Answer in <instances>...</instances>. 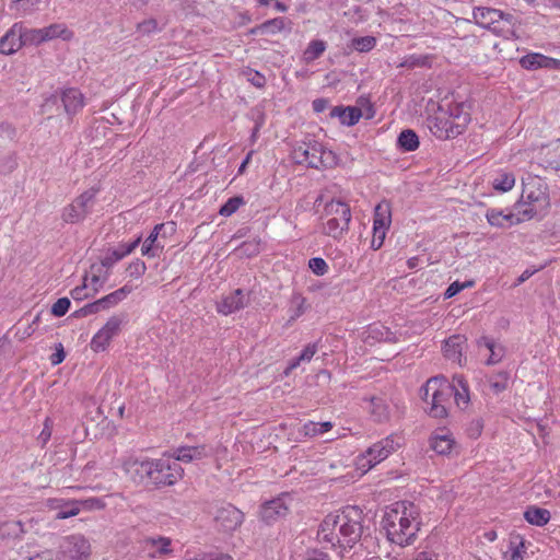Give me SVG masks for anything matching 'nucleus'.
<instances>
[{"mask_svg": "<svg viewBox=\"0 0 560 560\" xmlns=\"http://www.w3.org/2000/svg\"><path fill=\"white\" fill-rule=\"evenodd\" d=\"M332 428L334 423L331 421H307L301 427L300 433L306 438H315L317 435H322L326 432H329Z\"/></svg>", "mask_w": 560, "mask_h": 560, "instance_id": "58836bf2", "label": "nucleus"}, {"mask_svg": "<svg viewBox=\"0 0 560 560\" xmlns=\"http://www.w3.org/2000/svg\"><path fill=\"white\" fill-rule=\"evenodd\" d=\"M420 509L410 501H397L386 508L382 526L387 539L399 547L415 544L421 530Z\"/></svg>", "mask_w": 560, "mask_h": 560, "instance_id": "7ed1b4c3", "label": "nucleus"}, {"mask_svg": "<svg viewBox=\"0 0 560 560\" xmlns=\"http://www.w3.org/2000/svg\"><path fill=\"white\" fill-rule=\"evenodd\" d=\"M516 183V177L513 171L508 168H498L490 175L489 185L498 194H505L511 191Z\"/></svg>", "mask_w": 560, "mask_h": 560, "instance_id": "4be33fe9", "label": "nucleus"}, {"mask_svg": "<svg viewBox=\"0 0 560 560\" xmlns=\"http://www.w3.org/2000/svg\"><path fill=\"white\" fill-rule=\"evenodd\" d=\"M517 213H503L502 210L490 209L486 213L487 221L490 225L497 228L505 226V223L509 225L518 224L524 221L532 220L537 215V211L533 207H528L526 209H516Z\"/></svg>", "mask_w": 560, "mask_h": 560, "instance_id": "dca6fc26", "label": "nucleus"}, {"mask_svg": "<svg viewBox=\"0 0 560 560\" xmlns=\"http://www.w3.org/2000/svg\"><path fill=\"white\" fill-rule=\"evenodd\" d=\"M85 290V287H77L74 288L72 291H71V296L74 299V300H81L82 299V294H83V291Z\"/></svg>", "mask_w": 560, "mask_h": 560, "instance_id": "774afa93", "label": "nucleus"}, {"mask_svg": "<svg viewBox=\"0 0 560 560\" xmlns=\"http://www.w3.org/2000/svg\"><path fill=\"white\" fill-rule=\"evenodd\" d=\"M485 346L490 351V355L487 359V364H495L501 361L502 359V349L497 350V347L493 341L485 338Z\"/></svg>", "mask_w": 560, "mask_h": 560, "instance_id": "603ef678", "label": "nucleus"}, {"mask_svg": "<svg viewBox=\"0 0 560 560\" xmlns=\"http://www.w3.org/2000/svg\"><path fill=\"white\" fill-rule=\"evenodd\" d=\"M362 522L363 511L358 506L347 505L324 517L317 530V539L326 547L343 555L361 540Z\"/></svg>", "mask_w": 560, "mask_h": 560, "instance_id": "f257e3e1", "label": "nucleus"}, {"mask_svg": "<svg viewBox=\"0 0 560 560\" xmlns=\"http://www.w3.org/2000/svg\"><path fill=\"white\" fill-rule=\"evenodd\" d=\"M434 555L429 551H420L416 555L413 560H434Z\"/></svg>", "mask_w": 560, "mask_h": 560, "instance_id": "69168bd1", "label": "nucleus"}, {"mask_svg": "<svg viewBox=\"0 0 560 560\" xmlns=\"http://www.w3.org/2000/svg\"><path fill=\"white\" fill-rule=\"evenodd\" d=\"M472 18L478 25L493 31H497L495 24L501 20H505L509 23L513 20L511 14H505L500 10L485 7L475 8L472 11Z\"/></svg>", "mask_w": 560, "mask_h": 560, "instance_id": "aec40b11", "label": "nucleus"}, {"mask_svg": "<svg viewBox=\"0 0 560 560\" xmlns=\"http://www.w3.org/2000/svg\"><path fill=\"white\" fill-rule=\"evenodd\" d=\"M472 285H474L472 281H466L463 283L455 281L448 285V288L446 289V291L444 293V296L446 299H451V298L455 296L457 293H459L462 290H464L466 288H470Z\"/></svg>", "mask_w": 560, "mask_h": 560, "instance_id": "864d4df0", "label": "nucleus"}, {"mask_svg": "<svg viewBox=\"0 0 560 560\" xmlns=\"http://www.w3.org/2000/svg\"><path fill=\"white\" fill-rule=\"evenodd\" d=\"M289 508L282 498H276L260 506L259 517L262 522L271 524L288 514Z\"/></svg>", "mask_w": 560, "mask_h": 560, "instance_id": "5701e85b", "label": "nucleus"}, {"mask_svg": "<svg viewBox=\"0 0 560 560\" xmlns=\"http://www.w3.org/2000/svg\"><path fill=\"white\" fill-rule=\"evenodd\" d=\"M247 80L256 88H264L266 84V78L258 71L249 70L247 72Z\"/></svg>", "mask_w": 560, "mask_h": 560, "instance_id": "5fc2aeb1", "label": "nucleus"}, {"mask_svg": "<svg viewBox=\"0 0 560 560\" xmlns=\"http://www.w3.org/2000/svg\"><path fill=\"white\" fill-rule=\"evenodd\" d=\"M350 221L349 205L340 200H330L324 207L322 232L334 240H340L348 231Z\"/></svg>", "mask_w": 560, "mask_h": 560, "instance_id": "423d86ee", "label": "nucleus"}, {"mask_svg": "<svg viewBox=\"0 0 560 560\" xmlns=\"http://www.w3.org/2000/svg\"><path fill=\"white\" fill-rule=\"evenodd\" d=\"M65 359H66V352H65L63 346H62V343H58L56 346L55 352L49 358L50 363H51V365L56 366V365L62 363Z\"/></svg>", "mask_w": 560, "mask_h": 560, "instance_id": "4d7b16f0", "label": "nucleus"}, {"mask_svg": "<svg viewBox=\"0 0 560 560\" xmlns=\"http://www.w3.org/2000/svg\"><path fill=\"white\" fill-rule=\"evenodd\" d=\"M125 317L120 315L110 316L107 322L94 334L91 339L90 348L93 352L98 353L105 351L113 338L119 335Z\"/></svg>", "mask_w": 560, "mask_h": 560, "instance_id": "4468645a", "label": "nucleus"}, {"mask_svg": "<svg viewBox=\"0 0 560 560\" xmlns=\"http://www.w3.org/2000/svg\"><path fill=\"white\" fill-rule=\"evenodd\" d=\"M132 288L129 285H124L118 290L94 301L84 306L83 311L85 314H95L101 311L109 310L110 307L116 306L122 300L127 298L129 293H131Z\"/></svg>", "mask_w": 560, "mask_h": 560, "instance_id": "a211bd4d", "label": "nucleus"}, {"mask_svg": "<svg viewBox=\"0 0 560 560\" xmlns=\"http://www.w3.org/2000/svg\"><path fill=\"white\" fill-rule=\"evenodd\" d=\"M427 127L439 140H451L463 135L471 121L470 107L464 102L429 101L425 107Z\"/></svg>", "mask_w": 560, "mask_h": 560, "instance_id": "f03ea898", "label": "nucleus"}, {"mask_svg": "<svg viewBox=\"0 0 560 560\" xmlns=\"http://www.w3.org/2000/svg\"><path fill=\"white\" fill-rule=\"evenodd\" d=\"M330 117L338 118L343 126H354L363 117V110L355 106H335L330 110Z\"/></svg>", "mask_w": 560, "mask_h": 560, "instance_id": "72a5a7b5", "label": "nucleus"}, {"mask_svg": "<svg viewBox=\"0 0 560 560\" xmlns=\"http://www.w3.org/2000/svg\"><path fill=\"white\" fill-rule=\"evenodd\" d=\"M24 46H38L45 43L43 28H27L21 24Z\"/></svg>", "mask_w": 560, "mask_h": 560, "instance_id": "79ce46f5", "label": "nucleus"}, {"mask_svg": "<svg viewBox=\"0 0 560 560\" xmlns=\"http://www.w3.org/2000/svg\"><path fill=\"white\" fill-rule=\"evenodd\" d=\"M121 469L131 481L142 483L145 479L151 480L152 459L129 455L121 460Z\"/></svg>", "mask_w": 560, "mask_h": 560, "instance_id": "2eb2a0df", "label": "nucleus"}, {"mask_svg": "<svg viewBox=\"0 0 560 560\" xmlns=\"http://www.w3.org/2000/svg\"><path fill=\"white\" fill-rule=\"evenodd\" d=\"M60 548L63 560H86L91 553V545L82 535L67 537Z\"/></svg>", "mask_w": 560, "mask_h": 560, "instance_id": "f3484780", "label": "nucleus"}, {"mask_svg": "<svg viewBox=\"0 0 560 560\" xmlns=\"http://www.w3.org/2000/svg\"><path fill=\"white\" fill-rule=\"evenodd\" d=\"M312 106H313L314 112L322 113L327 107V101L324 98H316L313 101Z\"/></svg>", "mask_w": 560, "mask_h": 560, "instance_id": "e2e57ef3", "label": "nucleus"}, {"mask_svg": "<svg viewBox=\"0 0 560 560\" xmlns=\"http://www.w3.org/2000/svg\"><path fill=\"white\" fill-rule=\"evenodd\" d=\"M71 302L68 298L58 299L51 306V314L56 317L63 316L70 308Z\"/></svg>", "mask_w": 560, "mask_h": 560, "instance_id": "3c124183", "label": "nucleus"}, {"mask_svg": "<svg viewBox=\"0 0 560 560\" xmlns=\"http://www.w3.org/2000/svg\"><path fill=\"white\" fill-rule=\"evenodd\" d=\"M183 560H234L232 556L228 553H208L205 551H198L195 553H191L190 551H187L185 555V558Z\"/></svg>", "mask_w": 560, "mask_h": 560, "instance_id": "a18cd8bd", "label": "nucleus"}, {"mask_svg": "<svg viewBox=\"0 0 560 560\" xmlns=\"http://www.w3.org/2000/svg\"><path fill=\"white\" fill-rule=\"evenodd\" d=\"M305 560H330L329 556L318 549L308 550Z\"/></svg>", "mask_w": 560, "mask_h": 560, "instance_id": "680f3d73", "label": "nucleus"}, {"mask_svg": "<svg viewBox=\"0 0 560 560\" xmlns=\"http://www.w3.org/2000/svg\"><path fill=\"white\" fill-rule=\"evenodd\" d=\"M362 408L371 421L378 424L398 421L406 412V406L401 399L386 394L363 398Z\"/></svg>", "mask_w": 560, "mask_h": 560, "instance_id": "20e7f679", "label": "nucleus"}, {"mask_svg": "<svg viewBox=\"0 0 560 560\" xmlns=\"http://www.w3.org/2000/svg\"><path fill=\"white\" fill-rule=\"evenodd\" d=\"M430 446L439 455H448L456 446V441L448 430L439 429L432 434Z\"/></svg>", "mask_w": 560, "mask_h": 560, "instance_id": "bb28decb", "label": "nucleus"}, {"mask_svg": "<svg viewBox=\"0 0 560 560\" xmlns=\"http://www.w3.org/2000/svg\"><path fill=\"white\" fill-rule=\"evenodd\" d=\"M392 221V203L390 201L383 199L374 207L373 210L372 238L370 243L373 250H377L384 245Z\"/></svg>", "mask_w": 560, "mask_h": 560, "instance_id": "ddd939ff", "label": "nucleus"}, {"mask_svg": "<svg viewBox=\"0 0 560 560\" xmlns=\"http://www.w3.org/2000/svg\"><path fill=\"white\" fill-rule=\"evenodd\" d=\"M100 187H90L62 208L61 219L65 223L75 224L82 222L93 210Z\"/></svg>", "mask_w": 560, "mask_h": 560, "instance_id": "9d476101", "label": "nucleus"}, {"mask_svg": "<svg viewBox=\"0 0 560 560\" xmlns=\"http://www.w3.org/2000/svg\"><path fill=\"white\" fill-rule=\"evenodd\" d=\"M364 341L369 345L376 342L396 343L399 341V336L384 324L376 322L370 324L364 330Z\"/></svg>", "mask_w": 560, "mask_h": 560, "instance_id": "412c9836", "label": "nucleus"}, {"mask_svg": "<svg viewBox=\"0 0 560 560\" xmlns=\"http://www.w3.org/2000/svg\"><path fill=\"white\" fill-rule=\"evenodd\" d=\"M210 455L209 447L206 444L196 446H179L172 453V457L178 463H191L202 460Z\"/></svg>", "mask_w": 560, "mask_h": 560, "instance_id": "a878e982", "label": "nucleus"}, {"mask_svg": "<svg viewBox=\"0 0 560 560\" xmlns=\"http://www.w3.org/2000/svg\"><path fill=\"white\" fill-rule=\"evenodd\" d=\"M527 556V542L520 534L511 535L506 549L502 552L503 560H525Z\"/></svg>", "mask_w": 560, "mask_h": 560, "instance_id": "c756f323", "label": "nucleus"}, {"mask_svg": "<svg viewBox=\"0 0 560 560\" xmlns=\"http://www.w3.org/2000/svg\"><path fill=\"white\" fill-rule=\"evenodd\" d=\"M308 308L306 299L301 294L293 295L291 300V319L295 320L301 317Z\"/></svg>", "mask_w": 560, "mask_h": 560, "instance_id": "c03bdc74", "label": "nucleus"}, {"mask_svg": "<svg viewBox=\"0 0 560 560\" xmlns=\"http://www.w3.org/2000/svg\"><path fill=\"white\" fill-rule=\"evenodd\" d=\"M27 560H56L55 553L50 549H45L43 551H39L31 557L27 558Z\"/></svg>", "mask_w": 560, "mask_h": 560, "instance_id": "052dcab7", "label": "nucleus"}, {"mask_svg": "<svg viewBox=\"0 0 560 560\" xmlns=\"http://www.w3.org/2000/svg\"><path fill=\"white\" fill-rule=\"evenodd\" d=\"M245 306L243 290L236 289L232 293L223 296L217 303V311L222 315H231Z\"/></svg>", "mask_w": 560, "mask_h": 560, "instance_id": "7c9ffc66", "label": "nucleus"}, {"mask_svg": "<svg viewBox=\"0 0 560 560\" xmlns=\"http://www.w3.org/2000/svg\"><path fill=\"white\" fill-rule=\"evenodd\" d=\"M398 444L394 435L386 436L355 458V470L358 476L362 477L381 462L385 460L392 453L396 451Z\"/></svg>", "mask_w": 560, "mask_h": 560, "instance_id": "1a4fd4ad", "label": "nucleus"}, {"mask_svg": "<svg viewBox=\"0 0 560 560\" xmlns=\"http://www.w3.org/2000/svg\"><path fill=\"white\" fill-rule=\"evenodd\" d=\"M522 197L515 205L516 209L533 207L537 213L550 206L549 191L546 182L537 175L528 174L522 179Z\"/></svg>", "mask_w": 560, "mask_h": 560, "instance_id": "6e6552de", "label": "nucleus"}, {"mask_svg": "<svg viewBox=\"0 0 560 560\" xmlns=\"http://www.w3.org/2000/svg\"><path fill=\"white\" fill-rule=\"evenodd\" d=\"M145 270H147V266H145L144 261L137 258L128 265L126 272H127L128 277L138 279L144 275Z\"/></svg>", "mask_w": 560, "mask_h": 560, "instance_id": "09e8293b", "label": "nucleus"}, {"mask_svg": "<svg viewBox=\"0 0 560 560\" xmlns=\"http://www.w3.org/2000/svg\"><path fill=\"white\" fill-rule=\"evenodd\" d=\"M326 50V43L322 39H313L304 49L302 58L305 63H311L319 58Z\"/></svg>", "mask_w": 560, "mask_h": 560, "instance_id": "ea45409f", "label": "nucleus"}, {"mask_svg": "<svg viewBox=\"0 0 560 560\" xmlns=\"http://www.w3.org/2000/svg\"><path fill=\"white\" fill-rule=\"evenodd\" d=\"M61 101L68 115L77 114L85 105L84 95L75 88H68L63 90L61 93Z\"/></svg>", "mask_w": 560, "mask_h": 560, "instance_id": "473e14b6", "label": "nucleus"}, {"mask_svg": "<svg viewBox=\"0 0 560 560\" xmlns=\"http://www.w3.org/2000/svg\"><path fill=\"white\" fill-rule=\"evenodd\" d=\"M523 516L528 524L537 527L547 525L551 520L550 511L538 505L527 506Z\"/></svg>", "mask_w": 560, "mask_h": 560, "instance_id": "c9c22d12", "label": "nucleus"}, {"mask_svg": "<svg viewBox=\"0 0 560 560\" xmlns=\"http://www.w3.org/2000/svg\"><path fill=\"white\" fill-rule=\"evenodd\" d=\"M520 65L526 70L539 68L559 69V60L539 52H529L520 59Z\"/></svg>", "mask_w": 560, "mask_h": 560, "instance_id": "c85d7f7f", "label": "nucleus"}, {"mask_svg": "<svg viewBox=\"0 0 560 560\" xmlns=\"http://www.w3.org/2000/svg\"><path fill=\"white\" fill-rule=\"evenodd\" d=\"M172 540L168 537H149L142 540V549L150 558L170 555L172 552Z\"/></svg>", "mask_w": 560, "mask_h": 560, "instance_id": "2f4dec72", "label": "nucleus"}, {"mask_svg": "<svg viewBox=\"0 0 560 560\" xmlns=\"http://www.w3.org/2000/svg\"><path fill=\"white\" fill-rule=\"evenodd\" d=\"M292 154L296 163L306 164L317 170L332 168L338 163L337 155L317 141L304 142L298 145Z\"/></svg>", "mask_w": 560, "mask_h": 560, "instance_id": "0eeeda50", "label": "nucleus"}, {"mask_svg": "<svg viewBox=\"0 0 560 560\" xmlns=\"http://www.w3.org/2000/svg\"><path fill=\"white\" fill-rule=\"evenodd\" d=\"M48 423H49V419H46L45 428H44V430L40 433V438L43 439L44 442H47L49 440V438H50V434H51L50 428H49Z\"/></svg>", "mask_w": 560, "mask_h": 560, "instance_id": "338daca9", "label": "nucleus"}, {"mask_svg": "<svg viewBox=\"0 0 560 560\" xmlns=\"http://www.w3.org/2000/svg\"><path fill=\"white\" fill-rule=\"evenodd\" d=\"M24 46L21 33V23H15L0 38V52L3 55H12Z\"/></svg>", "mask_w": 560, "mask_h": 560, "instance_id": "393cba45", "label": "nucleus"}, {"mask_svg": "<svg viewBox=\"0 0 560 560\" xmlns=\"http://www.w3.org/2000/svg\"><path fill=\"white\" fill-rule=\"evenodd\" d=\"M308 268L312 270L313 273L316 276H324L328 272L329 267L325 259L322 257H314L308 260Z\"/></svg>", "mask_w": 560, "mask_h": 560, "instance_id": "8fccbe9b", "label": "nucleus"}, {"mask_svg": "<svg viewBox=\"0 0 560 560\" xmlns=\"http://www.w3.org/2000/svg\"><path fill=\"white\" fill-rule=\"evenodd\" d=\"M317 352V346L315 343L307 345L302 353L299 355L303 362H310L315 353Z\"/></svg>", "mask_w": 560, "mask_h": 560, "instance_id": "bf43d9fd", "label": "nucleus"}, {"mask_svg": "<svg viewBox=\"0 0 560 560\" xmlns=\"http://www.w3.org/2000/svg\"><path fill=\"white\" fill-rule=\"evenodd\" d=\"M261 250V240L260 238H253L249 241H246L238 246L235 252L241 257H254L258 255Z\"/></svg>", "mask_w": 560, "mask_h": 560, "instance_id": "37998d69", "label": "nucleus"}, {"mask_svg": "<svg viewBox=\"0 0 560 560\" xmlns=\"http://www.w3.org/2000/svg\"><path fill=\"white\" fill-rule=\"evenodd\" d=\"M142 236H138L135 241L130 243H121L117 248L122 252V255L127 256L131 254L141 243Z\"/></svg>", "mask_w": 560, "mask_h": 560, "instance_id": "13d9d810", "label": "nucleus"}, {"mask_svg": "<svg viewBox=\"0 0 560 560\" xmlns=\"http://www.w3.org/2000/svg\"><path fill=\"white\" fill-rule=\"evenodd\" d=\"M352 47L360 52H368L372 50L376 45V38L374 36H363L352 39Z\"/></svg>", "mask_w": 560, "mask_h": 560, "instance_id": "de8ad7c7", "label": "nucleus"}, {"mask_svg": "<svg viewBox=\"0 0 560 560\" xmlns=\"http://www.w3.org/2000/svg\"><path fill=\"white\" fill-rule=\"evenodd\" d=\"M451 386L454 387L453 395L456 406L465 410L470 404V392L467 381L463 375H455Z\"/></svg>", "mask_w": 560, "mask_h": 560, "instance_id": "f704fd0d", "label": "nucleus"}, {"mask_svg": "<svg viewBox=\"0 0 560 560\" xmlns=\"http://www.w3.org/2000/svg\"><path fill=\"white\" fill-rule=\"evenodd\" d=\"M152 470L151 481L156 487L174 486L184 477V468L172 455L152 459Z\"/></svg>", "mask_w": 560, "mask_h": 560, "instance_id": "9b49d317", "label": "nucleus"}, {"mask_svg": "<svg viewBox=\"0 0 560 560\" xmlns=\"http://www.w3.org/2000/svg\"><path fill=\"white\" fill-rule=\"evenodd\" d=\"M467 347V338L464 335H453L448 337L442 347L444 357L458 364L464 365L466 363L465 349Z\"/></svg>", "mask_w": 560, "mask_h": 560, "instance_id": "6ab92c4d", "label": "nucleus"}, {"mask_svg": "<svg viewBox=\"0 0 560 560\" xmlns=\"http://www.w3.org/2000/svg\"><path fill=\"white\" fill-rule=\"evenodd\" d=\"M165 229L164 223L156 224L151 231L150 235L144 240L141 254L149 258H155L161 255L164 249V244L160 241L161 231Z\"/></svg>", "mask_w": 560, "mask_h": 560, "instance_id": "cd10ccee", "label": "nucleus"}, {"mask_svg": "<svg viewBox=\"0 0 560 560\" xmlns=\"http://www.w3.org/2000/svg\"><path fill=\"white\" fill-rule=\"evenodd\" d=\"M287 20L284 18H275L250 30L252 34L276 35L285 28Z\"/></svg>", "mask_w": 560, "mask_h": 560, "instance_id": "4c0bfd02", "label": "nucleus"}, {"mask_svg": "<svg viewBox=\"0 0 560 560\" xmlns=\"http://www.w3.org/2000/svg\"><path fill=\"white\" fill-rule=\"evenodd\" d=\"M454 387L443 376L431 377L421 388V397L427 405L428 413L433 418L447 416L450 400Z\"/></svg>", "mask_w": 560, "mask_h": 560, "instance_id": "39448f33", "label": "nucleus"}, {"mask_svg": "<svg viewBox=\"0 0 560 560\" xmlns=\"http://www.w3.org/2000/svg\"><path fill=\"white\" fill-rule=\"evenodd\" d=\"M419 138L411 129L402 130L398 137V145L406 152L415 151L419 148Z\"/></svg>", "mask_w": 560, "mask_h": 560, "instance_id": "a19ab883", "label": "nucleus"}, {"mask_svg": "<svg viewBox=\"0 0 560 560\" xmlns=\"http://www.w3.org/2000/svg\"><path fill=\"white\" fill-rule=\"evenodd\" d=\"M303 361L300 360V357L290 361L289 365L284 370V375L289 376L293 370H295Z\"/></svg>", "mask_w": 560, "mask_h": 560, "instance_id": "0e129e2a", "label": "nucleus"}, {"mask_svg": "<svg viewBox=\"0 0 560 560\" xmlns=\"http://www.w3.org/2000/svg\"><path fill=\"white\" fill-rule=\"evenodd\" d=\"M215 518L226 530H235L243 524L245 515L234 505L228 504L218 511Z\"/></svg>", "mask_w": 560, "mask_h": 560, "instance_id": "b1692460", "label": "nucleus"}, {"mask_svg": "<svg viewBox=\"0 0 560 560\" xmlns=\"http://www.w3.org/2000/svg\"><path fill=\"white\" fill-rule=\"evenodd\" d=\"M45 505L48 509H58L59 506L67 505L68 510H62L57 513V520H66L77 516L81 511L103 510L106 503L101 498H88L84 500L49 498L46 500Z\"/></svg>", "mask_w": 560, "mask_h": 560, "instance_id": "f8f14e48", "label": "nucleus"}, {"mask_svg": "<svg viewBox=\"0 0 560 560\" xmlns=\"http://www.w3.org/2000/svg\"><path fill=\"white\" fill-rule=\"evenodd\" d=\"M44 37L46 42L60 38L62 40H71L73 32L67 27L63 23H54L46 27H43Z\"/></svg>", "mask_w": 560, "mask_h": 560, "instance_id": "e433bc0d", "label": "nucleus"}, {"mask_svg": "<svg viewBox=\"0 0 560 560\" xmlns=\"http://www.w3.org/2000/svg\"><path fill=\"white\" fill-rule=\"evenodd\" d=\"M482 429V421L480 419L474 420L467 429V434L471 439H478L481 435Z\"/></svg>", "mask_w": 560, "mask_h": 560, "instance_id": "6e6d98bb", "label": "nucleus"}, {"mask_svg": "<svg viewBox=\"0 0 560 560\" xmlns=\"http://www.w3.org/2000/svg\"><path fill=\"white\" fill-rule=\"evenodd\" d=\"M244 205L245 200L243 197H232L220 208L219 213L223 217H231Z\"/></svg>", "mask_w": 560, "mask_h": 560, "instance_id": "49530a36", "label": "nucleus"}]
</instances>
